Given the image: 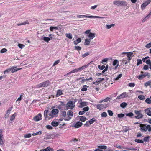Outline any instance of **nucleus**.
<instances>
[{"label":"nucleus","mask_w":151,"mask_h":151,"mask_svg":"<svg viewBox=\"0 0 151 151\" xmlns=\"http://www.w3.org/2000/svg\"><path fill=\"white\" fill-rule=\"evenodd\" d=\"M133 114L132 112L128 113L126 114L127 116L132 117L133 115Z\"/></svg>","instance_id":"052dcab7"},{"label":"nucleus","mask_w":151,"mask_h":151,"mask_svg":"<svg viewBox=\"0 0 151 151\" xmlns=\"http://www.w3.org/2000/svg\"><path fill=\"white\" fill-rule=\"evenodd\" d=\"M114 5L119 6L120 5H124L125 6H127V4L126 1H124L116 0L113 2Z\"/></svg>","instance_id":"f257e3e1"},{"label":"nucleus","mask_w":151,"mask_h":151,"mask_svg":"<svg viewBox=\"0 0 151 151\" xmlns=\"http://www.w3.org/2000/svg\"><path fill=\"white\" fill-rule=\"evenodd\" d=\"M107 112L108 113L109 115L110 116H112L113 115V114L112 111L110 110H108L107 111Z\"/></svg>","instance_id":"3c124183"},{"label":"nucleus","mask_w":151,"mask_h":151,"mask_svg":"<svg viewBox=\"0 0 151 151\" xmlns=\"http://www.w3.org/2000/svg\"><path fill=\"white\" fill-rule=\"evenodd\" d=\"M10 70L13 73L17 71L18 70H19L22 69V68H19V69H15V68L14 67L10 68Z\"/></svg>","instance_id":"2eb2a0df"},{"label":"nucleus","mask_w":151,"mask_h":151,"mask_svg":"<svg viewBox=\"0 0 151 151\" xmlns=\"http://www.w3.org/2000/svg\"><path fill=\"white\" fill-rule=\"evenodd\" d=\"M87 86L86 85H84L83 86V88L81 89V91H86L87 90Z\"/></svg>","instance_id":"a18cd8bd"},{"label":"nucleus","mask_w":151,"mask_h":151,"mask_svg":"<svg viewBox=\"0 0 151 151\" xmlns=\"http://www.w3.org/2000/svg\"><path fill=\"white\" fill-rule=\"evenodd\" d=\"M54 136L51 134H49L47 135L46 137L45 138L46 139H50L53 138Z\"/></svg>","instance_id":"5701e85b"},{"label":"nucleus","mask_w":151,"mask_h":151,"mask_svg":"<svg viewBox=\"0 0 151 151\" xmlns=\"http://www.w3.org/2000/svg\"><path fill=\"white\" fill-rule=\"evenodd\" d=\"M124 116V114H123L121 113V114H119L118 115V117L119 118H120L123 117Z\"/></svg>","instance_id":"13d9d810"},{"label":"nucleus","mask_w":151,"mask_h":151,"mask_svg":"<svg viewBox=\"0 0 151 151\" xmlns=\"http://www.w3.org/2000/svg\"><path fill=\"white\" fill-rule=\"evenodd\" d=\"M51 124L52 126L56 127L58 125L59 123L57 122L53 121L51 122Z\"/></svg>","instance_id":"4be33fe9"},{"label":"nucleus","mask_w":151,"mask_h":151,"mask_svg":"<svg viewBox=\"0 0 151 151\" xmlns=\"http://www.w3.org/2000/svg\"><path fill=\"white\" fill-rule=\"evenodd\" d=\"M95 35L96 34L95 33L90 32L89 33L88 36V37L89 38V39H90V40L91 39H93V38L95 37Z\"/></svg>","instance_id":"f8f14e48"},{"label":"nucleus","mask_w":151,"mask_h":151,"mask_svg":"<svg viewBox=\"0 0 151 151\" xmlns=\"http://www.w3.org/2000/svg\"><path fill=\"white\" fill-rule=\"evenodd\" d=\"M135 141L137 143H142L144 142L143 140L137 139H136L135 140Z\"/></svg>","instance_id":"4c0bfd02"},{"label":"nucleus","mask_w":151,"mask_h":151,"mask_svg":"<svg viewBox=\"0 0 151 151\" xmlns=\"http://www.w3.org/2000/svg\"><path fill=\"white\" fill-rule=\"evenodd\" d=\"M151 1V0H148L145 2L143 3L141 6V8L143 10L145 9V8L150 3Z\"/></svg>","instance_id":"423d86ee"},{"label":"nucleus","mask_w":151,"mask_h":151,"mask_svg":"<svg viewBox=\"0 0 151 151\" xmlns=\"http://www.w3.org/2000/svg\"><path fill=\"white\" fill-rule=\"evenodd\" d=\"M137 65L138 66L139 64L142 63V61L141 59H137Z\"/></svg>","instance_id":"49530a36"},{"label":"nucleus","mask_w":151,"mask_h":151,"mask_svg":"<svg viewBox=\"0 0 151 151\" xmlns=\"http://www.w3.org/2000/svg\"><path fill=\"white\" fill-rule=\"evenodd\" d=\"M80 120L82 122L85 121L86 119V118L83 116H80Z\"/></svg>","instance_id":"c756f323"},{"label":"nucleus","mask_w":151,"mask_h":151,"mask_svg":"<svg viewBox=\"0 0 151 151\" xmlns=\"http://www.w3.org/2000/svg\"><path fill=\"white\" fill-rule=\"evenodd\" d=\"M31 134H28L24 135V137L25 138H29L31 137Z\"/></svg>","instance_id":"864d4df0"},{"label":"nucleus","mask_w":151,"mask_h":151,"mask_svg":"<svg viewBox=\"0 0 151 151\" xmlns=\"http://www.w3.org/2000/svg\"><path fill=\"white\" fill-rule=\"evenodd\" d=\"M122 76V74H120L117 77H116L115 78V80H117L119 79Z\"/></svg>","instance_id":"e2e57ef3"},{"label":"nucleus","mask_w":151,"mask_h":151,"mask_svg":"<svg viewBox=\"0 0 151 151\" xmlns=\"http://www.w3.org/2000/svg\"><path fill=\"white\" fill-rule=\"evenodd\" d=\"M75 48V49L77 50L78 51L81 50V47L79 46H76Z\"/></svg>","instance_id":"bf43d9fd"},{"label":"nucleus","mask_w":151,"mask_h":151,"mask_svg":"<svg viewBox=\"0 0 151 151\" xmlns=\"http://www.w3.org/2000/svg\"><path fill=\"white\" fill-rule=\"evenodd\" d=\"M145 47L147 48H149L151 47V42L146 44Z\"/></svg>","instance_id":"69168bd1"},{"label":"nucleus","mask_w":151,"mask_h":151,"mask_svg":"<svg viewBox=\"0 0 151 151\" xmlns=\"http://www.w3.org/2000/svg\"><path fill=\"white\" fill-rule=\"evenodd\" d=\"M42 133V131H39V132L36 133L32 134L33 136H35L38 134H41Z\"/></svg>","instance_id":"f704fd0d"},{"label":"nucleus","mask_w":151,"mask_h":151,"mask_svg":"<svg viewBox=\"0 0 151 151\" xmlns=\"http://www.w3.org/2000/svg\"><path fill=\"white\" fill-rule=\"evenodd\" d=\"M86 17L89 18H101L103 19L104 17H99L98 16H87Z\"/></svg>","instance_id":"ddd939ff"},{"label":"nucleus","mask_w":151,"mask_h":151,"mask_svg":"<svg viewBox=\"0 0 151 151\" xmlns=\"http://www.w3.org/2000/svg\"><path fill=\"white\" fill-rule=\"evenodd\" d=\"M63 117L64 118L66 116V112L65 111H63L62 113Z\"/></svg>","instance_id":"6e6d98bb"},{"label":"nucleus","mask_w":151,"mask_h":151,"mask_svg":"<svg viewBox=\"0 0 151 151\" xmlns=\"http://www.w3.org/2000/svg\"><path fill=\"white\" fill-rule=\"evenodd\" d=\"M89 54H90L89 52H87L83 54L82 56L83 58H85V57L88 55H89Z\"/></svg>","instance_id":"8fccbe9b"},{"label":"nucleus","mask_w":151,"mask_h":151,"mask_svg":"<svg viewBox=\"0 0 151 151\" xmlns=\"http://www.w3.org/2000/svg\"><path fill=\"white\" fill-rule=\"evenodd\" d=\"M96 107L97 108L99 109V110H101L104 108L102 104H101L97 105L96 106Z\"/></svg>","instance_id":"b1692460"},{"label":"nucleus","mask_w":151,"mask_h":151,"mask_svg":"<svg viewBox=\"0 0 151 151\" xmlns=\"http://www.w3.org/2000/svg\"><path fill=\"white\" fill-rule=\"evenodd\" d=\"M145 112L147 115L151 116V108H149L146 109Z\"/></svg>","instance_id":"9d476101"},{"label":"nucleus","mask_w":151,"mask_h":151,"mask_svg":"<svg viewBox=\"0 0 151 151\" xmlns=\"http://www.w3.org/2000/svg\"><path fill=\"white\" fill-rule=\"evenodd\" d=\"M98 147L104 149H106L107 148V147L106 146H98Z\"/></svg>","instance_id":"58836bf2"},{"label":"nucleus","mask_w":151,"mask_h":151,"mask_svg":"<svg viewBox=\"0 0 151 151\" xmlns=\"http://www.w3.org/2000/svg\"><path fill=\"white\" fill-rule=\"evenodd\" d=\"M145 102L148 104H151V100L150 98H147L145 101Z\"/></svg>","instance_id":"2f4dec72"},{"label":"nucleus","mask_w":151,"mask_h":151,"mask_svg":"<svg viewBox=\"0 0 151 151\" xmlns=\"http://www.w3.org/2000/svg\"><path fill=\"white\" fill-rule=\"evenodd\" d=\"M83 124V123L81 122H78L76 123L74 125L75 128H78L81 127Z\"/></svg>","instance_id":"9b49d317"},{"label":"nucleus","mask_w":151,"mask_h":151,"mask_svg":"<svg viewBox=\"0 0 151 151\" xmlns=\"http://www.w3.org/2000/svg\"><path fill=\"white\" fill-rule=\"evenodd\" d=\"M10 112L9 110H7V112L6 113V114L5 117V118H7L9 116V115L10 114Z\"/></svg>","instance_id":"de8ad7c7"},{"label":"nucleus","mask_w":151,"mask_h":151,"mask_svg":"<svg viewBox=\"0 0 151 151\" xmlns=\"http://www.w3.org/2000/svg\"><path fill=\"white\" fill-rule=\"evenodd\" d=\"M118 61L117 60H114L113 62V65L114 66L116 65L117 63H118Z\"/></svg>","instance_id":"4d7b16f0"},{"label":"nucleus","mask_w":151,"mask_h":151,"mask_svg":"<svg viewBox=\"0 0 151 151\" xmlns=\"http://www.w3.org/2000/svg\"><path fill=\"white\" fill-rule=\"evenodd\" d=\"M138 98L141 100H144L145 99V96L143 95H140L138 96Z\"/></svg>","instance_id":"7c9ffc66"},{"label":"nucleus","mask_w":151,"mask_h":151,"mask_svg":"<svg viewBox=\"0 0 151 151\" xmlns=\"http://www.w3.org/2000/svg\"><path fill=\"white\" fill-rule=\"evenodd\" d=\"M62 91L61 90H58L57 92L56 96L58 97L62 95Z\"/></svg>","instance_id":"dca6fc26"},{"label":"nucleus","mask_w":151,"mask_h":151,"mask_svg":"<svg viewBox=\"0 0 151 151\" xmlns=\"http://www.w3.org/2000/svg\"><path fill=\"white\" fill-rule=\"evenodd\" d=\"M7 51V50L5 48H4L2 49L0 51V53H3L6 52Z\"/></svg>","instance_id":"c9c22d12"},{"label":"nucleus","mask_w":151,"mask_h":151,"mask_svg":"<svg viewBox=\"0 0 151 151\" xmlns=\"http://www.w3.org/2000/svg\"><path fill=\"white\" fill-rule=\"evenodd\" d=\"M98 68L100 70H102L105 68V66L104 65L101 66L100 65H98Z\"/></svg>","instance_id":"ea45409f"},{"label":"nucleus","mask_w":151,"mask_h":151,"mask_svg":"<svg viewBox=\"0 0 151 151\" xmlns=\"http://www.w3.org/2000/svg\"><path fill=\"white\" fill-rule=\"evenodd\" d=\"M115 25L114 24H112L111 25H106V28L107 29H110L112 27H114Z\"/></svg>","instance_id":"6ab92c4d"},{"label":"nucleus","mask_w":151,"mask_h":151,"mask_svg":"<svg viewBox=\"0 0 151 151\" xmlns=\"http://www.w3.org/2000/svg\"><path fill=\"white\" fill-rule=\"evenodd\" d=\"M44 151H53V149L49 147H47L45 149H43Z\"/></svg>","instance_id":"393cba45"},{"label":"nucleus","mask_w":151,"mask_h":151,"mask_svg":"<svg viewBox=\"0 0 151 151\" xmlns=\"http://www.w3.org/2000/svg\"><path fill=\"white\" fill-rule=\"evenodd\" d=\"M89 65V64L86 65H84L81 67L79 68L80 70H83V69H84V68H86L87 67V66H88Z\"/></svg>","instance_id":"79ce46f5"},{"label":"nucleus","mask_w":151,"mask_h":151,"mask_svg":"<svg viewBox=\"0 0 151 151\" xmlns=\"http://www.w3.org/2000/svg\"><path fill=\"white\" fill-rule=\"evenodd\" d=\"M91 42L90 39H86L85 40V42L84 43L85 45H88L90 44Z\"/></svg>","instance_id":"4468645a"},{"label":"nucleus","mask_w":151,"mask_h":151,"mask_svg":"<svg viewBox=\"0 0 151 151\" xmlns=\"http://www.w3.org/2000/svg\"><path fill=\"white\" fill-rule=\"evenodd\" d=\"M82 109L85 112L86 111H87L89 110V108L87 106L83 108Z\"/></svg>","instance_id":"5fc2aeb1"},{"label":"nucleus","mask_w":151,"mask_h":151,"mask_svg":"<svg viewBox=\"0 0 151 151\" xmlns=\"http://www.w3.org/2000/svg\"><path fill=\"white\" fill-rule=\"evenodd\" d=\"M58 27L51 26L50 27V31L52 32L53 31V30H58Z\"/></svg>","instance_id":"aec40b11"},{"label":"nucleus","mask_w":151,"mask_h":151,"mask_svg":"<svg viewBox=\"0 0 151 151\" xmlns=\"http://www.w3.org/2000/svg\"><path fill=\"white\" fill-rule=\"evenodd\" d=\"M18 46L21 49H22L25 47V45H24L21 44H18Z\"/></svg>","instance_id":"603ef678"},{"label":"nucleus","mask_w":151,"mask_h":151,"mask_svg":"<svg viewBox=\"0 0 151 151\" xmlns=\"http://www.w3.org/2000/svg\"><path fill=\"white\" fill-rule=\"evenodd\" d=\"M129 86L130 87H134L135 86V84L134 83H129Z\"/></svg>","instance_id":"338daca9"},{"label":"nucleus","mask_w":151,"mask_h":151,"mask_svg":"<svg viewBox=\"0 0 151 151\" xmlns=\"http://www.w3.org/2000/svg\"><path fill=\"white\" fill-rule=\"evenodd\" d=\"M50 84L49 81H47L40 83L36 86L38 88H40L41 87H45L48 86Z\"/></svg>","instance_id":"f03ea898"},{"label":"nucleus","mask_w":151,"mask_h":151,"mask_svg":"<svg viewBox=\"0 0 151 151\" xmlns=\"http://www.w3.org/2000/svg\"><path fill=\"white\" fill-rule=\"evenodd\" d=\"M120 95L121 98L126 97L128 96V94L126 92H124Z\"/></svg>","instance_id":"a211bd4d"},{"label":"nucleus","mask_w":151,"mask_h":151,"mask_svg":"<svg viewBox=\"0 0 151 151\" xmlns=\"http://www.w3.org/2000/svg\"><path fill=\"white\" fill-rule=\"evenodd\" d=\"M151 85V81H149L148 82H146L145 84V86L147 87L148 86H150Z\"/></svg>","instance_id":"473e14b6"},{"label":"nucleus","mask_w":151,"mask_h":151,"mask_svg":"<svg viewBox=\"0 0 151 151\" xmlns=\"http://www.w3.org/2000/svg\"><path fill=\"white\" fill-rule=\"evenodd\" d=\"M66 105L67 106L69 107L70 109H72L75 106V105L73 104V102L72 101L68 102L67 103Z\"/></svg>","instance_id":"0eeeda50"},{"label":"nucleus","mask_w":151,"mask_h":151,"mask_svg":"<svg viewBox=\"0 0 151 151\" xmlns=\"http://www.w3.org/2000/svg\"><path fill=\"white\" fill-rule=\"evenodd\" d=\"M77 141H78V140L77 139H76L75 138V139H73L72 140H70V142L71 143L73 144V142L74 143H75Z\"/></svg>","instance_id":"09e8293b"},{"label":"nucleus","mask_w":151,"mask_h":151,"mask_svg":"<svg viewBox=\"0 0 151 151\" xmlns=\"http://www.w3.org/2000/svg\"><path fill=\"white\" fill-rule=\"evenodd\" d=\"M43 40L47 43H48L49 41L50 40V38L49 37H45L43 38Z\"/></svg>","instance_id":"bb28decb"},{"label":"nucleus","mask_w":151,"mask_h":151,"mask_svg":"<svg viewBox=\"0 0 151 151\" xmlns=\"http://www.w3.org/2000/svg\"><path fill=\"white\" fill-rule=\"evenodd\" d=\"M101 116L102 117H106L107 116V114L106 112H103L101 114Z\"/></svg>","instance_id":"37998d69"},{"label":"nucleus","mask_w":151,"mask_h":151,"mask_svg":"<svg viewBox=\"0 0 151 151\" xmlns=\"http://www.w3.org/2000/svg\"><path fill=\"white\" fill-rule=\"evenodd\" d=\"M139 127H140V130L146 132L148 130V129L149 127H150V125H147L146 124H140L139 125Z\"/></svg>","instance_id":"20e7f679"},{"label":"nucleus","mask_w":151,"mask_h":151,"mask_svg":"<svg viewBox=\"0 0 151 151\" xmlns=\"http://www.w3.org/2000/svg\"><path fill=\"white\" fill-rule=\"evenodd\" d=\"M148 68H149L148 66L147 65H145L143 67V69L145 70H148Z\"/></svg>","instance_id":"774afa93"},{"label":"nucleus","mask_w":151,"mask_h":151,"mask_svg":"<svg viewBox=\"0 0 151 151\" xmlns=\"http://www.w3.org/2000/svg\"><path fill=\"white\" fill-rule=\"evenodd\" d=\"M29 22H28V20H27L25 22H23V23H20V24H19L17 25H25L26 24H28Z\"/></svg>","instance_id":"a878e982"},{"label":"nucleus","mask_w":151,"mask_h":151,"mask_svg":"<svg viewBox=\"0 0 151 151\" xmlns=\"http://www.w3.org/2000/svg\"><path fill=\"white\" fill-rule=\"evenodd\" d=\"M41 114H39L35 116L34 118V120L36 121H38L39 120H40L41 119Z\"/></svg>","instance_id":"1a4fd4ad"},{"label":"nucleus","mask_w":151,"mask_h":151,"mask_svg":"<svg viewBox=\"0 0 151 151\" xmlns=\"http://www.w3.org/2000/svg\"><path fill=\"white\" fill-rule=\"evenodd\" d=\"M134 112L135 114L137 115L135 116V118L136 119H139L143 118V115L141 114V110L137 111L135 110L134 111Z\"/></svg>","instance_id":"7ed1b4c3"},{"label":"nucleus","mask_w":151,"mask_h":151,"mask_svg":"<svg viewBox=\"0 0 151 151\" xmlns=\"http://www.w3.org/2000/svg\"><path fill=\"white\" fill-rule=\"evenodd\" d=\"M104 80V78H99L97 79V80L96 81V82H97V83H99L100 82Z\"/></svg>","instance_id":"72a5a7b5"},{"label":"nucleus","mask_w":151,"mask_h":151,"mask_svg":"<svg viewBox=\"0 0 151 151\" xmlns=\"http://www.w3.org/2000/svg\"><path fill=\"white\" fill-rule=\"evenodd\" d=\"M15 116H16V115L15 114H12L11 116V117L10 118V121H12L13 120L15 119Z\"/></svg>","instance_id":"a19ab883"},{"label":"nucleus","mask_w":151,"mask_h":151,"mask_svg":"<svg viewBox=\"0 0 151 151\" xmlns=\"http://www.w3.org/2000/svg\"><path fill=\"white\" fill-rule=\"evenodd\" d=\"M150 137L149 136H148L147 137H145L144 138V140L145 142H147L149 141V139Z\"/></svg>","instance_id":"680f3d73"},{"label":"nucleus","mask_w":151,"mask_h":151,"mask_svg":"<svg viewBox=\"0 0 151 151\" xmlns=\"http://www.w3.org/2000/svg\"><path fill=\"white\" fill-rule=\"evenodd\" d=\"M127 105V104L125 102H123L120 104V106L122 108H124Z\"/></svg>","instance_id":"c85d7f7f"},{"label":"nucleus","mask_w":151,"mask_h":151,"mask_svg":"<svg viewBox=\"0 0 151 151\" xmlns=\"http://www.w3.org/2000/svg\"><path fill=\"white\" fill-rule=\"evenodd\" d=\"M142 74L138 76L137 78L139 79H142L145 77H144L143 76H142Z\"/></svg>","instance_id":"0e129e2a"},{"label":"nucleus","mask_w":151,"mask_h":151,"mask_svg":"<svg viewBox=\"0 0 151 151\" xmlns=\"http://www.w3.org/2000/svg\"><path fill=\"white\" fill-rule=\"evenodd\" d=\"M123 54H127V57H132L133 56L132 55L133 53L131 52H123L122 53Z\"/></svg>","instance_id":"f3484780"},{"label":"nucleus","mask_w":151,"mask_h":151,"mask_svg":"<svg viewBox=\"0 0 151 151\" xmlns=\"http://www.w3.org/2000/svg\"><path fill=\"white\" fill-rule=\"evenodd\" d=\"M78 102H80V105L79 107L81 108H82L83 106H87L88 103L87 102H83L82 100H80L78 101Z\"/></svg>","instance_id":"39448f33"},{"label":"nucleus","mask_w":151,"mask_h":151,"mask_svg":"<svg viewBox=\"0 0 151 151\" xmlns=\"http://www.w3.org/2000/svg\"><path fill=\"white\" fill-rule=\"evenodd\" d=\"M58 112V110L57 109H54L52 110L51 112H50L49 115L50 116H52V114L54 115H55L57 114Z\"/></svg>","instance_id":"6e6552de"},{"label":"nucleus","mask_w":151,"mask_h":151,"mask_svg":"<svg viewBox=\"0 0 151 151\" xmlns=\"http://www.w3.org/2000/svg\"><path fill=\"white\" fill-rule=\"evenodd\" d=\"M95 121V119L94 118H93L89 121L90 124H92Z\"/></svg>","instance_id":"e433bc0d"},{"label":"nucleus","mask_w":151,"mask_h":151,"mask_svg":"<svg viewBox=\"0 0 151 151\" xmlns=\"http://www.w3.org/2000/svg\"><path fill=\"white\" fill-rule=\"evenodd\" d=\"M65 35L69 39H71L72 38V36L71 33H66Z\"/></svg>","instance_id":"cd10ccee"},{"label":"nucleus","mask_w":151,"mask_h":151,"mask_svg":"<svg viewBox=\"0 0 151 151\" xmlns=\"http://www.w3.org/2000/svg\"><path fill=\"white\" fill-rule=\"evenodd\" d=\"M48 110H45L44 112V116L45 118H47Z\"/></svg>","instance_id":"c03bdc74"},{"label":"nucleus","mask_w":151,"mask_h":151,"mask_svg":"<svg viewBox=\"0 0 151 151\" xmlns=\"http://www.w3.org/2000/svg\"><path fill=\"white\" fill-rule=\"evenodd\" d=\"M67 115L69 116H73V113L71 111L69 110L67 112Z\"/></svg>","instance_id":"412c9836"}]
</instances>
